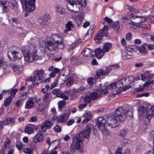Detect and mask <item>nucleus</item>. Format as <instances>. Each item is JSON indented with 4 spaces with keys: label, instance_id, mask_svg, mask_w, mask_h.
Here are the masks:
<instances>
[{
    "label": "nucleus",
    "instance_id": "nucleus-1",
    "mask_svg": "<svg viewBox=\"0 0 154 154\" xmlns=\"http://www.w3.org/2000/svg\"><path fill=\"white\" fill-rule=\"evenodd\" d=\"M133 114V109L129 105H126L124 107L120 106L116 109L112 115L108 116L107 123L111 127H116L128 117H132Z\"/></svg>",
    "mask_w": 154,
    "mask_h": 154
},
{
    "label": "nucleus",
    "instance_id": "nucleus-2",
    "mask_svg": "<svg viewBox=\"0 0 154 154\" xmlns=\"http://www.w3.org/2000/svg\"><path fill=\"white\" fill-rule=\"evenodd\" d=\"M24 49L26 53V54L24 55V59L27 62H32L34 60H41L43 58L42 52H38L34 45L27 46Z\"/></svg>",
    "mask_w": 154,
    "mask_h": 154
},
{
    "label": "nucleus",
    "instance_id": "nucleus-3",
    "mask_svg": "<svg viewBox=\"0 0 154 154\" xmlns=\"http://www.w3.org/2000/svg\"><path fill=\"white\" fill-rule=\"evenodd\" d=\"M22 50L20 48L12 47L10 48L8 54L11 60L14 61L17 59H20L22 57Z\"/></svg>",
    "mask_w": 154,
    "mask_h": 154
},
{
    "label": "nucleus",
    "instance_id": "nucleus-4",
    "mask_svg": "<svg viewBox=\"0 0 154 154\" xmlns=\"http://www.w3.org/2000/svg\"><path fill=\"white\" fill-rule=\"evenodd\" d=\"M45 71L42 69H36L33 72V75L29 79V80L31 81H37V85L45 80Z\"/></svg>",
    "mask_w": 154,
    "mask_h": 154
},
{
    "label": "nucleus",
    "instance_id": "nucleus-5",
    "mask_svg": "<svg viewBox=\"0 0 154 154\" xmlns=\"http://www.w3.org/2000/svg\"><path fill=\"white\" fill-rule=\"evenodd\" d=\"M82 142L81 138L76 137L75 134L73 138L72 142L71 144V150L72 152H74L77 150L82 151Z\"/></svg>",
    "mask_w": 154,
    "mask_h": 154
},
{
    "label": "nucleus",
    "instance_id": "nucleus-6",
    "mask_svg": "<svg viewBox=\"0 0 154 154\" xmlns=\"http://www.w3.org/2000/svg\"><path fill=\"white\" fill-rule=\"evenodd\" d=\"M23 7L27 11L31 12L35 8V2L36 0H20Z\"/></svg>",
    "mask_w": 154,
    "mask_h": 154
},
{
    "label": "nucleus",
    "instance_id": "nucleus-7",
    "mask_svg": "<svg viewBox=\"0 0 154 154\" xmlns=\"http://www.w3.org/2000/svg\"><path fill=\"white\" fill-rule=\"evenodd\" d=\"M91 132V127L89 125H88L82 131L77 133L76 137H79L81 139L85 138L87 139L90 138V135Z\"/></svg>",
    "mask_w": 154,
    "mask_h": 154
},
{
    "label": "nucleus",
    "instance_id": "nucleus-8",
    "mask_svg": "<svg viewBox=\"0 0 154 154\" xmlns=\"http://www.w3.org/2000/svg\"><path fill=\"white\" fill-rule=\"evenodd\" d=\"M82 6L81 2H77L73 4L68 3L67 7L68 9L72 12L76 13L79 11L80 8Z\"/></svg>",
    "mask_w": 154,
    "mask_h": 154
},
{
    "label": "nucleus",
    "instance_id": "nucleus-9",
    "mask_svg": "<svg viewBox=\"0 0 154 154\" xmlns=\"http://www.w3.org/2000/svg\"><path fill=\"white\" fill-rule=\"evenodd\" d=\"M133 79V78L132 77L123 78L116 82L117 87L120 88L125 86L128 84L131 83Z\"/></svg>",
    "mask_w": 154,
    "mask_h": 154
},
{
    "label": "nucleus",
    "instance_id": "nucleus-10",
    "mask_svg": "<svg viewBox=\"0 0 154 154\" xmlns=\"http://www.w3.org/2000/svg\"><path fill=\"white\" fill-rule=\"evenodd\" d=\"M8 3V2L6 1L0 2V13H8L9 11Z\"/></svg>",
    "mask_w": 154,
    "mask_h": 154
},
{
    "label": "nucleus",
    "instance_id": "nucleus-11",
    "mask_svg": "<svg viewBox=\"0 0 154 154\" xmlns=\"http://www.w3.org/2000/svg\"><path fill=\"white\" fill-rule=\"evenodd\" d=\"M52 93L53 94L56 95L57 97H61L66 100H67L69 99V97L66 96L64 93L61 92L59 89L55 88L54 89L52 90Z\"/></svg>",
    "mask_w": 154,
    "mask_h": 154
},
{
    "label": "nucleus",
    "instance_id": "nucleus-12",
    "mask_svg": "<svg viewBox=\"0 0 154 154\" xmlns=\"http://www.w3.org/2000/svg\"><path fill=\"white\" fill-rule=\"evenodd\" d=\"M130 21L131 22L135 24H139L146 21L145 18L141 16H133L130 19Z\"/></svg>",
    "mask_w": 154,
    "mask_h": 154
},
{
    "label": "nucleus",
    "instance_id": "nucleus-13",
    "mask_svg": "<svg viewBox=\"0 0 154 154\" xmlns=\"http://www.w3.org/2000/svg\"><path fill=\"white\" fill-rule=\"evenodd\" d=\"M52 125V123L51 121L45 120L42 124L41 128L43 131L45 132L47 129L50 128Z\"/></svg>",
    "mask_w": 154,
    "mask_h": 154
},
{
    "label": "nucleus",
    "instance_id": "nucleus-14",
    "mask_svg": "<svg viewBox=\"0 0 154 154\" xmlns=\"http://www.w3.org/2000/svg\"><path fill=\"white\" fill-rule=\"evenodd\" d=\"M95 28V26L94 25H92L90 26L87 33L85 35L84 37V39H85L88 40V38L91 37L92 34L94 31Z\"/></svg>",
    "mask_w": 154,
    "mask_h": 154
},
{
    "label": "nucleus",
    "instance_id": "nucleus-15",
    "mask_svg": "<svg viewBox=\"0 0 154 154\" xmlns=\"http://www.w3.org/2000/svg\"><path fill=\"white\" fill-rule=\"evenodd\" d=\"M12 67L14 71L17 74H20L23 71V66L22 65L14 64L13 65Z\"/></svg>",
    "mask_w": 154,
    "mask_h": 154
},
{
    "label": "nucleus",
    "instance_id": "nucleus-16",
    "mask_svg": "<svg viewBox=\"0 0 154 154\" xmlns=\"http://www.w3.org/2000/svg\"><path fill=\"white\" fill-rule=\"evenodd\" d=\"M46 46L48 49L51 51H54L56 49V43L53 42L52 40L47 43Z\"/></svg>",
    "mask_w": 154,
    "mask_h": 154
},
{
    "label": "nucleus",
    "instance_id": "nucleus-17",
    "mask_svg": "<svg viewBox=\"0 0 154 154\" xmlns=\"http://www.w3.org/2000/svg\"><path fill=\"white\" fill-rule=\"evenodd\" d=\"M98 127L99 128L100 127L105 126L106 124V120L102 116L99 117L96 121Z\"/></svg>",
    "mask_w": 154,
    "mask_h": 154
},
{
    "label": "nucleus",
    "instance_id": "nucleus-18",
    "mask_svg": "<svg viewBox=\"0 0 154 154\" xmlns=\"http://www.w3.org/2000/svg\"><path fill=\"white\" fill-rule=\"evenodd\" d=\"M95 53L96 57L100 59L103 57L105 53L103 49L100 48H98L95 50Z\"/></svg>",
    "mask_w": 154,
    "mask_h": 154
},
{
    "label": "nucleus",
    "instance_id": "nucleus-19",
    "mask_svg": "<svg viewBox=\"0 0 154 154\" xmlns=\"http://www.w3.org/2000/svg\"><path fill=\"white\" fill-rule=\"evenodd\" d=\"M35 101V97H32L30 98L26 103L25 108L26 109H29L32 107L34 106V103Z\"/></svg>",
    "mask_w": 154,
    "mask_h": 154
},
{
    "label": "nucleus",
    "instance_id": "nucleus-20",
    "mask_svg": "<svg viewBox=\"0 0 154 154\" xmlns=\"http://www.w3.org/2000/svg\"><path fill=\"white\" fill-rule=\"evenodd\" d=\"M38 22L42 26L47 25L48 23L47 19V16L46 15H44L43 17L38 19Z\"/></svg>",
    "mask_w": 154,
    "mask_h": 154
},
{
    "label": "nucleus",
    "instance_id": "nucleus-21",
    "mask_svg": "<svg viewBox=\"0 0 154 154\" xmlns=\"http://www.w3.org/2000/svg\"><path fill=\"white\" fill-rule=\"evenodd\" d=\"M68 118V116H66V113H63L58 118L57 121L61 123H65L66 122Z\"/></svg>",
    "mask_w": 154,
    "mask_h": 154
},
{
    "label": "nucleus",
    "instance_id": "nucleus-22",
    "mask_svg": "<svg viewBox=\"0 0 154 154\" xmlns=\"http://www.w3.org/2000/svg\"><path fill=\"white\" fill-rule=\"evenodd\" d=\"M102 23L104 25V27L102 29H100L99 32L102 33L106 37L108 36V26L106 25L105 24V21H103Z\"/></svg>",
    "mask_w": 154,
    "mask_h": 154
},
{
    "label": "nucleus",
    "instance_id": "nucleus-23",
    "mask_svg": "<svg viewBox=\"0 0 154 154\" xmlns=\"http://www.w3.org/2000/svg\"><path fill=\"white\" fill-rule=\"evenodd\" d=\"M147 109V108H144L143 106L140 107L138 109L139 115L146 118Z\"/></svg>",
    "mask_w": 154,
    "mask_h": 154
},
{
    "label": "nucleus",
    "instance_id": "nucleus-24",
    "mask_svg": "<svg viewBox=\"0 0 154 154\" xmlns=\"http://www.w3.org/2000/svg\"><path fill=\"white\" fill-rule=\"evenodd\" d=\"M51 39L56 43L59 42L64 40L58 34H56L52 35L51 37Z\"/></svg>",
    "mask_w": 154,
    "mask_h": 154
},
{
    "label": "nucleus",
    "instance_id": "nucleus-25",
    "mask_svg": "<svg viewBox=\"0 0 154 154\" xmlns=\"http://www.w3.org/2000/svg\"><path fill=\"white\" fill-rule=\"evenodd\" d=\"M55 8L57 14L61 15H64L65 14L64 9L62 8V6L57 5L55 6Z\"/></svg>",
    "mask_w": 154,
    "mask_h": 154
},
{
    "label": "nucleus",
    "instance_id": "nucleus-26",
    "mask_svg": "<svg viewBox=\"0 0 154 154\" xmlns=\"http://www.w3.org/2000/svg\"><path fill=\"white\" fill-rule=\"evenodd\" d=\"M112 44L110 43L107 42L105 43L103 47V50L104 53L108 52L111 48Z\"/></svg>",
    "mask_w": 154,
    "mask_h": 154
},
{
    "label": "nucleus",
    "instance_id": "nucleus-27",
    "mask_svg": "<svg viewBox=\"0 0 154 154\" xmlns=\"http://www.w3.org/2000/svg\"><path fill=\"white\" fill-rule=\"evenodd\" d=\"M34 126L32 125H28L25 127V132L28 134L32 133L34 130Z\"/></svg>",
    "mask_w": 154,
    "mask_h": 154
},
{
    "label": "nucleus",
    "instance_id": "nucleus-28",
    "mask_svg": "<svg viewBox=\"0 0 154 154\" xmlns=\"http://www.w3.org/2000/svg\"><path fill=\"white\" fill-rule=\"evenodd\" d=\"M146 118L148 119L149 118V117H152L154 116V107L152 106L146 112Z\"/></svg>",
    "mask_w": 154,
    "mask_h": 154
},
{
    "label": "nucleus",
    "instance_id": "nucleus-29",
    "mask_svg": "<svg viewBox=\"0 0 154 154\" xmlns=\"http://www.w3.org/2000/svg\"><path fill=\"white\" fill-rule=\"evenodd\" d=\"M57 45L56 49L58 50H62L65 47V45L64 43V40H63L59 42L56 43Z\"/></svg>",
    "mask_w": 154,
    "mask_h": 154
},
{
    "label": "nucleus",
    "instance_id": "nucleus-30",
    "mask_svg": "<svg viewBox=\"0 0 154 154\" xmlns=\"http://www.w3.org/2000/svg\"><path fill=\"white\" fill-rule=\"evenodd\" d=\"M74 27V24L71 21H69L66 24V29L64 30V32H66L67 31H69L71 28Z\"/></svg>",
    "mask_w": 154,
    "mask_h": 154
},
{
    "label": "nucleus",
    "instance_id": "nucleus-31",
    "mask_svg": "<svg viewBox=\"0 0 154 154\" xmlns=\"http://www.w3.org/2000/svg\"><path fill=\"white\" fill-rule=\"evenodd\" d=\"M42 139V135L40 134H37L34 137L33 140L34 143H37L41 141Z\"/></svg>",
    "mask_w": 154,
    "mask_h": 154
},
{
    "label": "nucleus",
    "instance_id": "nucleus-32",
    "mask_svg": "<svg viewBox=\"0 0 154 154\" xmlns=\"http://www.w3.org/2000/svg\"><path fill=\"white\" fill-rule=\"evenodd\" d=\"M122 57L125 60L130 59L132 57V53L131 52H125L122 55Z\"/></svg>",
    "mask_w": 154,
    "mask_h": 154
},
{
    "label": "nucleus",
    "instance_id": "nucleus-33",
    "mask_svg": "<svg viewBox=\"0 0 154 154\" xmlns=\"http://www.w3.org/2000/svg\"><path fill=\"white\" fill-rule=\"evenodd\" d=\"M44 106L43 104L41 103L37 104L35 106V109L37 111L42 112L44 110Z\"/></svg>",
    "mask_w": 154,
    "mask_h": 154
},
{
    "label": "nucleus",
    "instance_id": "nucleus-34",
    "mask_svg": "<svg viewBox=\"0 0 154 154\" xmlns=\"http://www.w3.org/2000/svg\"><path fill=\"white\" fill-rule=\"evenodd\" d=\"M91 50L89 49L85 48L84 49L82 53L84 56L89 57L91 55Z\"/></svg>",
    "mask_w": 154,
    "mask_h": 154
},
{
    "label": "nucleus",
    "instance_id": "nucleus-35",
    "mask_svg": "<svg viewBox=\"0 0 154 154\" xmlns=\"http://www.w3.org/2000/svg\"><path fill=\"white\" fill-rule=\"evenodd\" d=\"M99 129L104 135L107 136L109 135V131L105 128V126L100 127Z\"/></svg>",
    "mask_w": 154,
    "mask_h": 154
},
{
    "label": "nucleus",
    "instance_id": "nucleus-36",
    "mask_svg": "<svg viewBox=\"0 0 154 154\" xmlns=\"http://www.w3.org/2000/svg\"><path fill=\"white\" fill-rule=\"evenodd\" d=\"M11 140L8 137L6 138V140L5 141L3 146L6 148H8L11 147Z\"/></svg>",
    "mask_w": 154,
    "mask_h": 154
},
{
    "label": "nucleus",
    "instance_id": "nucleus-37",
    "mask_svg": "<svg viewBox=\"0 0 154 154\" xmlns=\"http://www.w3.org/2000/svg\"><path fill=\"white\" fill-rule=\"evenodd\" d=\"M11 1L12 5L11 8L15 11H16L18 6L17 1L16 0H11Z\"/></svg>",
    "mask_w": 154,
    "mask_h": 154
},
{
    "label": "nucleus",
    "instance_id": "nucleus-38",
    "mask_svg": "<svg viewBox=\"0 0 154 154\" xmlns=\"http://www.w3.org/2000/svg\"><path fill=\"white\" fill-rule=\"evenodd\" d=\"M128 132V130L127 128H122L120 131L119 135L124 137L127 134Z\"/></svg>",
    "mask_w": 154,
    "mask_h": 154
},
{
    "label": "nucleus",
    "instance_id": "nucleus-39",
    "mask_svg": "<svg viewBox=\"0 0 154 154\" xmlns=\"http://www.w3.org/2000/svg\"><path fill=\"white\" fill-rule=\"evenodd\" d=\"M60 69H55L54 71H53L50 73L49 75V77L50 78L55 77L56 75V74H58L60 72Z\"/></svg>",
    "mask_w": 154,
    "mask_h": 154
},
{
    "label": "nucleus",
    "instance_id": "nucleus-40",
    "mask_svg": "<svg viewBox=\"0 0 154 154\" xmlns=\"http://www.w3.org/2000/svg\"><path fill=\"white\" fill-rule=\"evenodd\" d=\"M137 49L141 53L143 54L144 55L147 54V51L146 50L145 48L143 45L137 47Z\"/></svg>",
    "mask_w": 154,
    "mask_h": 154
},
{
    "label": "nucleus",
    "instance_id": "nucleus-41",
    "mask_svg": "<svg viewBox=\"0 0 154 154\" xmlns=\"http://www.w3.org/2000/svg\"><path fill=\"white\" fill-rule=\"evenodd\" d=\"M66 79L64 75H62L60 76H59L57 80V82L60 84H62L65 81Z\"/></svg>",
    "mask_w": 154,
    "mask_h": 154
},
{
    "label": "nucleus",
    "instance_id": "nucleus-42",
    "mask_svg": "<svg viewBox=\"0 0 154 154\" xmlns=\"http://www.w3.org/2000/svg\"><path fill=\"white\" fill-rule=\"evenodd\" d=\"M128 9L132 12V14H136L139 12V11L138 9H135L132 6H130L127 5Z\"/></svg>",
    "mask_w": 154,
    "mask_h": 154
},
{
    "label": "nucleus",
    "instance_id": "nucleus-43",
    "mask_svg": "<svg viewBox=\"0 0 154 154\" xmlns=\"http://www.w3.org/2000/svg\"><path fill=\"white\" fill-rule=\"evenodd\" d=\"M17 91V90L16 89H12L9 90V91H4L3 92L7 91L8 94H10L11 96H14Z\"/></svg>",
    "mask_w": 154,
    "mask_h": 154
},
{
    "label": "nucleus",
    "instance_id": "nucleus-44",
    "mask_svg": "<svg viewBox=\"0 0 154 154\" xmlns=\"http://www.w3.org/2000/svg\"><path fill=\"white\" fill-rule=\"evenodd\" d=\"M149 85H150L149 84V83L148 82V81H147L145 82V83L143 84V88H140L137 90L139 91H143L145 89V88H144V87H147V89H149V88L148 87Z\"/></svg>",
    "mask_w": 154,
    "mask_h": 154
},
{
    "label": "nucleus",
    "instance_id": "nucleus-45",
    "mask_svg": "<svg viewBox=\"0 0 154 154\" xmlns=\"http://www.w3.org/2000/svg\"><path fill=\"white\" fill-rule=\"evenodd\" d=\"M141 77L142 80L144 81H146L147 79H149V78L150 77L149 74H148L147 73H144L141 75Z\"/></svg>",
    "mask_w": 154,
    "mask_h": 154
},
{
    "label": "nucleus",
    "instance_id": "nucleus-46",
    "mask_svg": "<svg viewBox=\"0 0 154 154\" xmlns=\"http://www.w3.org/2000/svg\"><path fill=\"white\" fill-rule=\"evenodd\" d=\"M83 99L84 101L86 103H89L91 101V99L89 94L86 95L84 97Z\"/></svg>",
    "mask_w": 154,
    "mask_h": 154
},
{
    "label": "nucleus",
    "instance_id": "nucleus-47",
    "mask_svg": "<svg viewBox=\"0 0 154 154\" xmlns=\"http://www.w3.org/2000/svg\"><path fill=\"white\" fill-rule=\"evenodd\" d=\"M23 152L26 153L28 154H32L34 153V152L30 148H26L23 150Z\"/></svg>",
    "mask_w": 154,
    "mask_h": 154
},
{
    "label": "nucleus",
    "instance_id": "nucleus-48",
    "mask_svg": "<svg viewBox=\"0 0 154 154\" xmlns=\"http://www.w3.org/2000/svg\"><path fill=\"white\" fill-rule=\"evenodd\" d=\"M83 117L85 118L90 120L91 119V116L90 112H87L85 113L83 115Z\"/></svg>",
    "mask_w": 154,
    "mask_h": 154
},
{
    "label": "nucleus",
    "instance_id": "nucleus-49",
    "mask_svg": "<svg viewBox=\"0 0 154 154\" xmlns=\"http://www.w3.org/2000/svg\"><path fill=\"white\" fill-rule=\"evenodd\" d=\"M12 99L13 97H10L6 99L4 101V104H5V105L6 106L8 105L9 104L11 103Z\"/></svg>",
    "mask_w": 154,
    "mask_h": 154
},
{
    "label": "nucleus",
    "instance_id": "nucleus-50",
    "mask_svg": "<svg viewBox=\"0 0 154 154\" xmlns=\"http://www.w3.org/2000/svg\"><path fill=\"white\" fill-rule=\"evenodd\" d=\"M104 70H103V69H100L98 70L97 72V74L98 76H100L101 75H106V73H105Z\"/></svg>",
    "mask_w": 154,
    "mask_h": 154
},
{
    "label": "nucleus",
    "instance_id": "nucleus-51",
    "mask_svg": "<svg viewBox=\"0 0 154 154\" xmlns=\"http://www.w3.org/2000/svg\"><path fill=\"white\" fill-rule=\"evenodd\" d=\"M91 100H94L97 98L98 95L96 92H93L89 94Z\"/></svg>",
    "mask_w": 154,
    "mask_h": 154
},
{
    "label": "nucleus",
    "instance_id": "nucleus-52",
    "mask_svg": "<svg viewBox=\"0 0 154 154\" xmlns=\"http://www.w3.org/2000/svg\"><path fill=\"white\" fill-rule=\"evenodd\" d=\"M74 80L72 78H69L66 81V83L68 86H70L73 84L74 82Z\"/></svg>",
    "mask_w": 154,
    "mask_h": 154
},
{
    "label": "nucleus",
    "instance_id": "nucleus-53",
    "mask_svg": "<svg viewBox=\"0 0 154 154\" xmlns=\"http://www.w3.org/2000/svg\"><path fill=\"white\" fill-rule=\"evenodd\" d=\"M27 93L25 92L20 94V99L22 100H24L26 99L27 97Z\"/></svg>",
    "mask_w": 154,
    "mask_h": 154
},
{
    "label": "nucleus",
    "instance_id": "nucleus-54",
    "mask_svg": "<svg viewBox=\"0 0 154 154\" xmlns=\"http://www.w3.org/2000/svg\"><path fill=\"white\" fill-rule=\"evenodd\" d=\"M16 146L19 150H21L23 149V143L21 142L17 141L16 143Z\"/></svg>",
    "mask_w": 154,
    "mask_h": 154
},
{
    "label": "nucleus",
    "instance_id": "nucleus-55",
    "mask_svg": "<svg viewBox=\"0 0 154 154\" xmlns=\"http://www.w3.org/2000/svg\"><path fill=\"white\" fill-rule=\"evenodd\" d=\"M97 35L96 37L94 39L95 41L98 40H100L103 38V36L104 35L102 33H101L100 32Z\"/></svg>",
    "mask_w": 154,
    "mask_h": 154
},
{
    "label": "nucleus",
    "instance_id": "nucleus-56",
    "mask_svg": "<svg viewBox=\"0 0 154 154\" xmlns=\"http://www.w3.org/2000/svg\"><path fill=\"white\" fill-rule=\"evenodd\" d=\"M108 88H108L107 86L104 89H100L99 92H101L102 94H107L108 92Z\"/></svg>",
    "mask_w": 154,
    "mask_h": 154
},
{
    "label": "nucleus",
    "instance_id": "nucleus-57",
    "mask_svg": "<svg viewBox=\"0 0 154 154\" xmlns=\"http://www.w3.org/2000/svg\"><path fill=\"white\" fill-rule=\"evenodd\" d=\"M66 104V102L64 100L60 101L58 103V106L59 108H62L64 107Z\"/></svg>",
    "mask_w": 154,
    "mask_h": 154
},
{
    "label": "nucleus",
    "instance_id": "nucleus-58",
    "mask_svg": "<svg viewBox=\"0 0 154 154\" xmlns=\"http://www.w3.org/2000/svg\"><path fill=\"white\" fill-rule=\"evenodd\" d=\"M94 78L93 77H91L88 79L87 82L89 84L92 85L94 83Z\"/></svg>",
    "mask_w": 154,
    "mask_h": 154
},
{
    "label": "nucleus",
    "instance_id": "nucleus-59",
    "mask_svg": "<svg viewBox=\"0 0 154 154\" xmlns=\"http://www.w3.org/2000/svg\"><path fill=\"white\" fill-rule=\"evenodd\" d=\"M105 21V24H106V22L108 23L109 24H110L112 23V20L110 18H109L107 17H106L104 18V20H103V21Z\"/></svg>",
    "mask_w": 154,
    "mask_h": 154
},
{
    "label": "nucleus",
    "instance_id": "nucleus-60",
    "mask_svg": "<svg viewBox=\"0 0 154 154\" xmlns=\"http://www.w3.org/2000/svg\"><path fill=\"white\" fill-rule=\"evenodd\" d=\"M8 121L9 124H14L15 122V119L13 118H8Z\"/></svg>",
    "mask_w": 154,
    "mask_h": 154
},
{
    "label": "nucleus",
    "instance_id": "nucleus-61",
    "mask_svg": "<svg viewBox=\"0 0 154 154\" xmlns=\"http://www.w3.org/2000/svg\"><path fill=\"white\" fill-rule=\"evenodd\" d=\"M55 131L57 132H60L61 130V127L59 125H56L54 128Z\"/></svg>",
    "mask_w": 154,
    "mask_h": 154
},
{
    "label": "nucleus",
    "instance_id": "nucleus-62",
    "mask_svg": "<svg viewBox=\"0 0 154 154\" xmlns=\"http://www.w3.org/2000/svg\"><path fill=\"white\" fill-rule=\"evenodd\" d=\"M108 88H111V89L116 88H118L117 87L116 82H113L109 86H108Z\"/></svg>",
    "mask_w": 154,
    "mask_h": 154
},
{
    "label": "nucleus",
    "instance_id": "nucleus-63",
    "mask_svg": "<svg viewBox=\"0 0 154 154\" xmlns=\"http://www.w3.org/2000/svg\"><path fill=\"white\" fill-rule=\"evenodd\" d=\"M126 50L127 52H131L134 51V48L132 46H129L126 48Z\"/></svg>",
    "mask_w": 154,
    "mask_h": 154
},
{
    "label": "nucleus",
    "instance_id": "nucleus-64",
    "mask_svg": "<svg viewBox=\"0 0 154 154\" xmlns=\"http://www.w3.org/2000/svg\"><path fill=\"white\" fill-rule=\"evenodd\" d=\"M112 69V68L111 66L107 67L106 70H104L106 75L108 74Z\"/></svg>",
    "mask_w": 154,
    "mask_h": 154
}]
</instances>
